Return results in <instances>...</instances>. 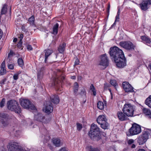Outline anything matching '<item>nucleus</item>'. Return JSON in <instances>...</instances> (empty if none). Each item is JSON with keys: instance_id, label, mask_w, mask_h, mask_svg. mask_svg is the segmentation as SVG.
<instances>
[{"instance_id": "obj_1", "label": "nucleus", "mask_w": 151, "mask_h": 151, "mask_svg": "<svg viewBox=\"0 0 151 151\" xmlns=\"http://www.w3.org/2000/svg\"><path fill=\"white\" fill-rule=\"evenodd\" d=\"M109 53L118 68H123L126 65V59L122 50L114 46L110 48Z\"/></svg>"}, {"instance_id": "obj_2", "label": "nucleus", "mask_w": 151, "mask_h": 151, "mask_svg": "<svg viewBox=\"0 0 151 151\" xmlns=\"http://www.w3.org/2000/svg\"><path fill=\"white\" fill-rule=\"evenodd\" d=\"M88 134L91 139L94 141H98L101 138L100 129L94 124L91 125Z\"/></svg>"}, {"instance_id": "obj_3", "label": "nucleus", "mask_w": 151, "mask_h": 151, "mask_svg": "<svg viewBox=\"0 0 151 151\" xmlns=\"http://www.w3.org/2000/svg\"><path fill=\"white\" fill-rule=\"evenodd\" d=\"M7 108L9 110L19 114L21 112V108L18 102L14 100L9 101L7 103Z\"/></svg>"}, {"instance_id": "obj_4", "label": "nucleus", "mask_w": 151, "mask_h": 151, "mask_svg": "<svg viewBox=\"0 0 151 151\" xmlns=\"http://www.w3.org/2000/svg\"><path fill=\"white\" fill-rule=\"evenodd\" d=\"M141 131V126L134 123L132 124V127L129 129L127 135L128 136H131L138 134L140 133Z\"/></svg>"}, {"instance_id": "obj_5", "label": "nucleus", "mask_w": 151, "mask_h": 151, "mask_svg": "<svg viewBox=\"0 0 151 151\" xmlns=\"http://www.w3.org/2000/svg\"><path fill=\"white\" fill-rule=\"evenodd\" d=\"M134 109L133 105L130 104H126L123 106L122 111L128 117H132L133 116Z\"/></svg>"}, {"instance_id": "obj_6", "label": "nucleus", "mask_w": 151, "mask_h": 151, "mask_svg": "<svg viewBox=\"0 0 151 151\" xmlns=\"http://www.w3.org/2000/svg\"><path fill=\"white\" fill-rule=\"evenodd\" d=\"M9 151H26L17 142L9 143L7 145Z\"/></svg>"}, {"instance_id": "obj_7", "label": "nucleus", "mask_w": 151, "mask_h": 151, "mask_svg": "<svg viewBox=\"0 0 151 151\" xmlns=\"http://www.w3.org/2000/svg\"><path fill=\"white\" fill-rule=\"evenodd\" d=\"M10 118L8 114L5 113L0 114V122L2 126L7 127L10 122Z\"/></svg>"}, {"instance_id": "obj_8", "label": "nucleus", "mask_w": 151, "mask_h": 151, "mask_svg": "<svg viewBox=\"0 0 151 151\" xmlns=\"http://www.w3.org/2000/svg\"><path fill=\"white\" fill-rule=\"evenodd\" d=\"M21 106L24 108L32 110L36 109L35 106L32 104L29 100L27 99H22L20 102Z\"/></svg>"}, {"instance_id": "obj_9", "label": "nucleus", "mask_w": 151, "mask_h": 151, "mask_svg": "<svg viewBox=\"0 0 151 151\" xmlns=\"http://www.w3.org/2000/svg\"><path fill=\"white\" fill-rule=\"evenodd\" d=\"M119 45L125 49L130 51L134 50L135 46L130 41L120 42Z\"/></svg>"}, {"instance_id": "obj_10", "label": "nucleus", "mask_w": 151, "mask_h": 151, "mask_svg": "<svg viewBox=\"0 0 151 151\" xmlns=\"http://www.w3.org/2000/svg\"><path fill=\"white\" fill-rule=\"evenodd\" d=\"M34 119L37 121L44 123H47L50 121V120L48 118H46L45 116L40 113H39L37 114H35Z\"/></svg>"}, {"instance_id": "obj_11", "label": "nucleus", "mask_w": 151, "mask_h": 151, "mask_svg": "<svg viewBox=\"0 0 151 151\" xmlns=\"http://www.w3.org/2000/svg\"><path fill=\"white\" fill-rule=\"evenodd\" d=\"M109 60L106 54L101 56V60L100 61L99 65L105 67V68L109 65Z\"/></svg>"}, {"instance_id": "obj_12", "label": "nucleus", "mask_w": 151, "mask_h": 151, "mask_svg": "<svg viewBox=\"0 0 151 151\" xmlns=\"http://www.w3.org/2000/svg\"><path fill=\"white\" fill-rule=\"evenodd\" d=\"M122 86L123 89L126 92H131L134 91L133 87L128 82H123Z\"/></svg>"}, {"instance_id": "obj_13", "label": "nucleus", "mask_w": 151, "mask_h": 151, "mask_svg": "<svg viewBox=\"0 0 151 151\" xmlns=\"http://www.w3.org/2000/svg\"><path fill=\"white\" fill-rule=\"evenodd\" d=\"M50 101L55 104H58L60 102V98L58 96L55 94H52L50 96Z\"/></svg>"}, {"instance_id": "obj_14", "label": "nucleus", "mask_w": 151, "mask_h": 151, "mask_svg": "<svg viewBox=\"0 0 151 151\" xmlns=\"http://www.w3.org/2000/svg\"><path fill=\"white\" fill-rule=\"evenodd\" d=\"M117 116L119 120L121 121H124L127 120L128 119V117L127 116L125 115L123 111H119L117 112Z\"/></svg>"}, {"instance_id": "obj_15", "label": "nucleus", "mask_w": 151, "mask_h": 151, "mask_svg": "<svg viewBox=\"0 0 151 151\" xmlns=\"http://www.w3.org/2000/svg\"><path fill=\"white\" fill-rule=\"evenodd\" d=\"M43 110L48 114L52 112L53 110V107L52 104L50 103V104H47Z\"/></svg>"}, {"instance_id": "obj_16", "label": "nucleus", "mask_w": 151, "mask_h": 151, "mask_svg": "<svg viewBox=\"0 0 151 151\" xmlns=\"http://www.w3.org/2000/svg\"><path fill=\"white\" fill-rule=\"evenodd\" d=\"M150 4L151 5V0H143L142 1V10H147L148 6Z\"/></svg>"}, {"instance_id": "obj_17", "label": "nucleus", "mask_w": 151, "mask_h": 151, "mask_svg": "<svg viewBox=\"0 0 151 151\" xmlns=\"http://www.w3.org/2000/svg\"><path fill=\"white\" fill-rule=\"evenodd\" d=\"M149 132L146 130L144 131L142 134V145L145 143L148 139Z\"/></svg>"}, {"instance_id": "obj_18", "label": "nucleus", "mask_w": 151, "mask_h": 151, "mask_svg": "<svg viewBox=\"0 0 151 151\" xmlns=\"http://www.w3.org/2000/svg\"><path fill=\"white\" fill-rule=\"evenodd\" d=\"M107 121V120L106 116L103 115H99L96 119V121L99 124L103 122H105L104 121Z\"/></svg>"}, {"instance_id": "obj_19", "label": "nucleus", "mask_w": 151, "mask_h": 151, "mask_svg": "<svg viewBox=\"0 0 151 151\" xmlns=\"http://www.w3.org/2000/svg\"><path fill=\"white\" fill-rule=\"evenodd\" d=\"M52 141L54 145L56 147H60L62 145L60 139L58 138H53Z\"/></svg>"}, {"instance_id": "obj_20", "label": "nucleus", "mask_w": 151, "mask_h": 151, "mask_svg": "<svg viewBox=\"0 0 151 151\" xmlns=\"http://www.w3.org/2000/svg\"><path fill=\"white\" fill-rule=\"evenodd\" d=\"M143 113L146 116H147L149 118L151 119V110L150 109L144 108L142 109Z\"/></svg>"}, {"instance_id": "obj_21", "label": "nucleus", "mask_w": 151, "mask_h": 151, "mask_svg": "<svg viewBox=\"0 0 151 151\" xmlns=\"http://www.w3.org/2000/svg\"><path fill=\"white\" fill-rule=\"evenodd\" d=\"M45 53V62L46 63L47 59L48 57H49L53 52L52 50L50 49H48L47 50H45L44 51Z\"/></svg>"}, {"instance_id": "obj_22", "label": "nucleus", "mask_w": 151, "mask_h": 151, "mask_svg": "<svg viewBox=\"0 0 151 151\" xmlns=\"http://www.w3.org/2000/svg\"><path fill=\"white\" fill-rule=\"evenodd\" d=\"M61 82H62L61 80H60L59 81H58V79H55L54 80L53 83V85L55 86V87L58 89H59L61 85L60 83H62Z\"/></svg>"}, {"instance_id": "obj_23", "label": "nucleus", "mask_w": 151, "mask_h": 151, "mask_svg": "<svg viewBox=\"0 0 151 151\" xmlns=\"http://www.w3.org/2000/svg\"><path fill=\"white\" fill-rule=\"evenodd\" d=\"M79 85L78 83L75 82L74 83V85L73 87V91L74 95L76 96L78 95L77 93L78 90Z\"/></svg>"}, {"instance_id": "obj_24", "label": "nucleus", "mask_w": 151, "mask_h": 151, "mask_svg": "<svg viewBox=\"0 0 151 151\" xmlns=\"http://www.w3.org/2000/svg\"><path fill=\"white\" fill-rule=\"evenodd\" d=\"M45 66H42L40 68L37 74L38 78L43 75L45 72Z\"/></svg>"}, {"instance_id": "obj_25", "label": "nucleus", "mask_w": 151, "mask_h": 151, "mask_svg": "<svg viewBox=\"0 0 151 151\" xmlns=\"http://www.w3.org/2000/svg\"><path fill=\"white\" fill-rule=\"evenodd\" d=\"M134 142V140L132 139H130L127 141L128 146L130 147L132 149L134 148L136 146L134 144H133Z\"/></svg>"}, {"instance_id": "obj_26", "label": "nucleus", "mask_w": 151, "mask_h": 151, "mask_svg": "<svg viewBox=\"0 0 151 151\" xmlns=\"http://www.w3.org/2000/svg\"><path fill=\"white\" fill-rule=\"evenodd\" d=\"M65 43L64 42L62 44L60 45L58 48V51L61 53H63L65 49L66 46Z\"/></svg>"}, {"instance_id": "obj_27", "label": "nucleus", "mask_w": 151, "mask_h": 151, "mask_svg": "<svg viewBox=\"0 0 151 151\" xmlns=\"http://www.w3.org/2000/svg\"><path fill=\"white\" fill-rule=\"evenodd\" d=\"M104 122H103V123L100 124L101 127L104 129H108L109 127V124L107 122V121H105Z\"/></svg>"}, {"instance_id": "obj_28", "label": "nucleus", "mask_w": 151, "mask_h": 151, "mask_svg": "<svg viewBox=\"0 0 151 151\" xmlns=\"http://www.w3.org/2000/svg\"><path fill=\"white\" fill-rule=\"evenodd\" d=\"M145 104L151 108V95L145 101Z\"/></svg>"}, {"instance_id": "obj_29", "label": "nucleus", "mask_w": 151, "mask_h": 151, "mask_svg": "<svg viewBox=\"0 0 151 151\" xmlns=\"http://www.w3.org/2000/svg\"><path fill=\"white\" fill-rule=\"evenodd\" d=\"M59 27V24L57 23L53 27V33L54 35H56L58 32V28Z\"/></svg>"}, {"instance_id": "obj_30", "label": "nucleus", "mask_w": 151, "mask_h": 151, "mask_svg": "<svg viewBox=\"0 0 151 151\" xmlns=\"http://www.w3.org/2000/svg\"><path fill=\"white\" fill-rule=\"evenodd\" d=\"M142 41H144L145 42L150 44L151 42L150 38L147 36H142Z\"/></svg>"}, {"instance_id": "obj_31", "label": "nucleus", "mask_w": 151, "mask_h": 151, "mask_svg": "<svg viewBox=\"0 0 151 151\" xmlns=\"http://www.w3.org/2000/svg\"><path fill=\"white\" fill-rule=\"evenodd\" d=\"M7 5L6 4H4L3 7L1 9V14H5L7 12Z\"/></svg>"}, {"instance_id": "obj_32", "label": "nucleus", "mask_w": 151, "mask_h": 151, "mask_svg": "<svg viewBox=\"0 0 151 151\" xmlns=\"http://www.w3.org/2000/svg\"><path fill=\"white\" fill-rule=\"evenodd\" d=\"M97 106L98 108L99 109L102 110L104 107V106L103 102L101 101H99L97 104Z\"/></svg>"}, {"instance_id": "obj_33", "label": "nucleus", "mask_w": 151, "mask_h": 151, "mask_svg": "<svg viewBox=\"0 0 151 151\" xmlns=\"http://www.w3.org/2000/svg\"><path fill=\"white\" fill-rule=\"evenodd\" d=\"M35 20V17L34 16H32L29 19V23L30 25H34Z\"/></svg>"}, {"instance_id": "obj_34", "label": "nucleus", "mask_w": 151, "mask_h": 151, "mask_svg": "<svg viewBox=\"0 0 151 151\" xmlns=\"http://www.w3.org/2000/svg\"><path fill=\"white\" fill-rule=\"evenodd\" d=\"M79 94L83 97H86V92L84 88L81 89V92L79 93Z\"/></svg>"}, {"instance_id": "obj_35", "label": "nucleus", "mask_w": 151, "mask_h": 151, "mask_svg": "<svg viewBox=\"0 0 151 151\" xmlns=\"http://www.w3.org/2000/svg\"><path fill=\"white\" fill-rule=\"evenodd\" d=\"M90 90L93 92V95L96 96V90L93 84H91L90 86Z\"/></svg>"}, {"instance_id": "obj_36", "label": "nucleus", "mask_w": 151, "mask_h": 151, "mask_svg": "<svg viewBox=\"0 0 151 151\" xmlns=\"http://www.w3.org/2000/svg\"><path fill=\"white\" fill-rule=\"evenodd\" d=\"M17 63L19 66L22 67L24 65V62L22 58H19L17 60Z\"/></svg>"}, {"instance_id": "obj_37", "label": "nucleus", "mask_w": 151, "mask_h": 151, "mask_svg": "<svg viewBox=\"0 0 151 151\" xmlns=\"http://www.w3.org/2000/svg\"><path fill=\"white\" fill-rule=\"evenodd\" d=\"M89 151H101L98 148H93L92 146L90 147Z\"/></svg>"}, {"instance_id": "obj_38", "label": "nucleus", "mask_w": 151, "mask_h": 151, "mask_svg": "<svg viewBox=\"0 0 151 151\" xmlns=\"http://www.w3.org/2000/svg\"><path fill=\"white\" fill-rule=\"evenodd\" d=\"M6 100L5 98H3L0 103V106L1 108H2L4 106V104H5Z\"/></svg>"}, {"instance_id": "obj_39", "label": "nucleus", "mask_w": 151, "mask_h": 151, "mask_svg": "<svg viewBox=\"0 0 151 151\" xmlns=\"http://www.w3.org/2000/svg\"><path fill=\"white\" fill-rule=\"evenodd\" d=\"M76 125L77 130L79 131H80L82 128V124L79 123H77Z\"/></svg>"}, {"instance_id": "obj_40", "label": "nucleus", "mask_w": 151, "mask_h": 151, "mask_svg": "<svg viewBox=\"0 0 151 151\" xmlns=\"http://www.w3.org/2000/svg\"><path fill=\"white\" fill-rule=\"evenodd\" d=\"M0 73L2 75L6 73V70L5 68H1Z\"/></svg>"}, {"instance_id": "obj_41", "label": "nucleus", "mask_w": 151, "mask_h": 151, "mask_svg": "<svg viewBox=\"0 0 151 151\" xmlns=\"http://www.w3.org/2000/svg\"><path fill=\"white\" fill-rule=\"evenodd\" d=\"M137 142L139 145H142V135L139 136L137 139Z\"/></svg>"}, {"instance_id": "obj_42", "label": "nucleus", "mask_w": 151, "mask_h": 151, "mask_svg": "<svg viewBox=\"0 0 151 151\" xmlns=\"http://www.w3.org/2000/svg\"><path fill=\"white\" fill-rule=\"evenodd\" d=\"M110 83L111 85L114 86H116L117 84L115 80H111Z\"/></svg>"}, {"instance_id": "obj_43", "label": "nucleus", "mask_w": 151, "mask_h": 151, "mask_svg": "<svg viewBox=\"0 0 151 151\" xmlns=\"http://www.w3.org/2000/svg\"><path fill=\"white\" fill-rule=\"evenodd\" d=\"M8 67L9 69L12 70L14 69V66L13 64H8Z\"/></svg>"}, {"instance_id": "obj_44", "label": "nucleus", "mask_w": 151, "mask_h": 151, "mask_svg": "<svg viewBox=\"0 0 151 151\" xmlns=\"http://www.w3.org/2000/svg\"><path fill=\"white\" fill-rule=\"evenodd\" d=\"M79 61L78 58H76L74 65V66H76V65H78L79 64Z\"/></svg>"}, {"instance_id": "obj_45", "label": "nucleus", "mask_w": 151, "mask_h": 151, "mask_svg": "<svg viewBox=\"0 0 151 151\" xmlns=\"http://www.w3.org/2000/svg\"><path fill=\"white\" fill-rule=\"evenodd\" d=\"M6 81V78H4L3 80H1L0 82V83L2 85H3L4 84V82H5Z\"/></svg>"}, {"instance_id": "obj_46", "label": "nucleus", "mask_w": 151, "mask_h": 151, "mask_svg": "<svg viewBox=\"0 0 151 151\" xmlns=\"http://www.w3.org/2000/svg\"><path fill=\"white\" fill-rule=\"evenodd\" d=\"M1 68H5V61L4 60L2 63L1 65Z\"/></svg>"}, {"instance_id": "obj_47", "label": "nucleus", "mask_w": 151, "mask_h": 151, "mask_svg": "<svg viewBox=\"0 0 151 151\" xmlns=\"http://www.w3.org/2000/svg\"><path fill=\"white\" fill-rule=\"evenodd\" d=\"M18 78V74H15L13 76V78L15 80H17Z\"/></svg>"}, {"instance_id": "obj_48", "label": "nucleus", "mask_w": 151, "mask_h": 151, "mask_svg": "<svg viewBox=\"0 0 151 151\" xmlns=\"http://www.w3.org/2000/svg\"><path fill=\"white\" fill-rule=\"evenodd\" d=\"M27 49L29 50H32V46L30 45H28L27 46Z\"/></svg>"}, {"instance_id": "obj_49", "label": "nucleus", "mask_w": 151, "mask_h": 151, "mask_svg": "<svg viewBox=\"0 0 151 151\" xmlns=\"http://www.w3.org/2000/svg\"><path fill=\"white\" fill-rule=\"evenodd\" d=\"M110 7V4H108L107 8V12L108 13V16L109 14V10Z\"/></svg>"}, {"instance_id": "obj_50", "label": "nucleus", "mask_w": 151, "mask_h": 151, "mask_svg": "<svg viewBox=\"0 0 151 151\" xmlns=\"http://www.w3.org/2000/svg\"><path fill=\"white\" fill-rule=\"evenodd\" d=\"M22 30L25 32H28V30L26 29L25 27L23 26L22 27Z\"/></svg>"}, {"instance_id": "obj_51", "label": "nucleus", "mask_w": 151, "mask_h": 151, "mask_svg": "<svg viewBox=\"0 0 151 151\" xmlns=\"http://www.w3.org/2000/svg\"><path fill=\"white\" fill-rule=\"evenodd\" d=\"M119 15H116V17H115V21L116 22H118L119 21Z\"/></svg>"}, {"instance_id": "obj_52", "label": "nucleus", "mask_w": 151, "mask_h": 151, "mask_svg": "<svg viewBox=\"0 0 151 151\" xmlns=\"http://www.w3.org/2000/svg\"><path fill=\"white\" fill-rule=\"evenodd\" d=\"M47 146L50 150H52L53 149V147L50 144H48Z\"/></svg>"}, {"instance_id": "obj_53", "label": "nucleus", "mask_w": 151, "mask_h": 151, "mask_svg": "<svg viewBox=\"0 0 151 151\" xmlns=\"http://www.w3.org/2000/svg\"><path fill=\"white\" fill-rule=\"evenodd\" d=\"M60 80H61L62 82H63V81L65 79V77L64 76H62L60 77Z\"/></svg>"}, {"instance_id": "obj_54", "label": "nucleus", "mask_w": 151, "mask_h": 151, "mask_svg": "<svg viewBox=\"0 0 151 151\" xmlns=\"http://www.w3.org/2000/svg\"><path fill=\"white\" fill-rule=\"evenodd\" d=\"M58 151H68L65 147H63L60 149Z\"/></svg>"}, {"instance_id": "obj_55", "label": "nucleus", "mask_w": 151, "mask_h": 151, "mask_svg": "<svg viewBox=\"0 0 151 151\" xmlns=\"http://www.w3.org/2000/svg\"><path fill=\"white\" fill-rule=\"evenodd\" d=\"M17 47L19 48H20L22 47V45H21V44H19V43H18L17 45Z\"/></svg>"}, {"instance_id": "obj_56", "label": "nucleus", "mask_w": 151, "mask_h": 151, "mask_svg": "<svg viewBox=\"0 0 151 151\" xmlns=\"http://www.w3.org/2000/svg\"><path fill=\"white\" fill-rule=\"evenodd\" d=\"M23 36H24L22 34H21L20 36V40L21 39V40H22V38L23 37Z\"/></svg>"}, {"instance_id": "obj_57", "label": "nucleus", "mask_w": 151, "mask_h": 151, "mask_svg": "<svg viewBox=\"0 0 151 151\" xmlns=\"http://www.w3.org/2000/svg\"><path fill=\"white\" fill-rule=\"evenodd\" d=\"M14 53L12 51H11L10 53L8 54V56H9L10 55H12Z\"/></svg>"}, {"instance_id": "obj_58", "label": "nucleus", "mask_w": 151, "mask_h": 151, "mask_svg": "<svg viewBox=\"0 0 151 151\" xmlns=\"http://www.w3.org/2000/svg\"><path fill=\"white\" fill-rule=\"evenodd\" d=\"M116 22L115 21L114 22V24L111 26V27L112 28L114 26L116 25Z\"/></svg>"}, {"instance_id": "obj_59", "label": "nucleus", "mask_w": 151, "mask_h": 151, "mask_svg": "<svg viewBox=\"0 0 151 151\" xmlns=\"http://www.w3.org/2000/svg\"><path fill=\"white\" fill-rule=\"evenodd\" d=\"M17 38H14V40H13V42H17Z\"/></svg>"}, {"instance_id": "obj_60", "label": "nucleus", "mask_w": 151, "mask_h": 151, "mask_svg": "<svg viewBox=\"0 0 151 151\" xmlns=\"http://www.w3.org/2000/svg\"><path fill=\"white\" fill-rule=\"evenodd\" d=\"M71 78L73 79H76V77L75 76H72L71 77Z\"/></svg>"}, {"instance_id": "obj_61", "label": "nucleus", "mask_w": 151, "mask_h": 151, "mask_svg": "<svg viewBox=\"0 0 151 151\" xmlns=\"http://www.w3.org/2000/svg\"><path fill=\"white\" fill-rule=\"evenodd\" d=\"M120 10L119 9L118 10L117 15H120Z\"/></svg>"}, {"instance_id": "obj_62", "label": "nucleus", "mask_w": 151, "mask_h": 151, "mask_svg": "<svg viewBox=\"0 0 151 151\" xmlns=\"http://www.w3.org/2000/svg\"><path fill=\"white\" fill-rule=\"evenodd\" d=\"M18 43L21 44L22 45V40H21V39L20 40L19 42Z\"/></svg>"}, {"instance_id": "obj_63", "label": "nucleus", "mask_w": 151, "mask_h": 151, "mask_svg": "<svg viewBox=\"0 0 151 151\" xmlns=\"http://www.w3.org/2000/svg\"><path fill=\"white\" fill-rule=\"evenodd\" d=\"M149 67L150 69L151 70V64H150L149 65Z\"/></svg>"}, {"instance_id": "obj_64", "label": "nucleus", "mask_w": 151, "mask_h": 151, "mask_svg": "<svg viewBox=\"0 0 151 151\" xmlns=\"http://www.w3.org/2000/svg\"><path fill=\"white\" fill-rule=\"evenodd\" d=\"M139 6H140V8L142 9V3H140L139 4Z\"/></svg>"}]
</instances>
